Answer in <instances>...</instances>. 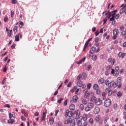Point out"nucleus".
<instances>
[{"instance_id": "13d9d810", "label": "nucleus", "mask_w": 126, "mask_h": 126, "mask_svg": "<svg viewBox=\"0 0 126 126\" xmlns=\"http://www.w3.org/2000/svg\"><path fill=\"white\" fill-rule=\"evenodd\" d=\"M92 84H89L87 85V88L88 89H90V88H91V86H92Z\"/></svg>"}, {"instance_id": "603ef678", "label": "nucleus", "mask_w": 126, "mask_h": 126, "mask_svg": "<svg viewBox=\"0 0 126 126\" xmlns=\"http://www.w3.org/2000/svg\"><path fill=\"white\" fill-rule=\"evenodd\" d=\"M13 15H14V11L11 10V17H13Z\"/></svg>"}, {"instance_id": "c03bdc74", "label": "nucleus", "mask_w": 126, "mask_h": 126, "mask_svg": "<svg viewBox=\"0 0 126 126\" xmlns=\"http://www.w3.org/2000/svg\"><path fill=\"white\" fill-rule=\"evenodd\" d=\"M119 71H115V74H114V75L115 76H117L119 75Z\"/></svg>"}, {"instance_id": "dca6fc26", "label": "nucleus", "mask_w": 126, "mask_h": 126, "mask_svg": "<svg viewBox=\"0 0 126 126\" xmlns=\"http://www.w3.org/2000/svg\"><path fill=\"white\" fill-rule=\"evenodd\" d=\"M71 121V118H68L67 120H66V121H65L64 122V124L65 125H67V124H69L70 123V122Z\"/></svg>"}, {"instance_id": "c756f323", "label": "nucleus", "mask_w": 126, "mask_h": 126, "mask_svg": "<svg viewBox=\"0 0 126 126\" xmlns=\"http://www.w3.org/2000/svg\"><path fill=\"white\" fill-rule=\"evenodd\" d=\"M49 122H50V125H53V124H54V118H51L49 119Z\"/></svg>"}, {"instance_id": "6e6552de", "label": "nucleus", "mask_w": 126, "mask_h": 126, "mask_svg": "<svg viewBox=\"0 0 126 126\" xmlns=\"http://www.w3.org/2000/svg\"><path fill=\"white\" fill-rule=\"evenodd\" d=\"M100 112V108L99 107H95L94 110V114H98V113Z\"/></svg>"}, {"instance_id": "f8f14e48", "label": "nucleus", "mask_w": 126, "mask_h": 126, "mask_svg": "<svg viewBox=\"0 0 126 126\" xmlns=\"http://www.w3.org/2000/svg\"><path fill=\"white\" fill-rule=\"evenodd\" d=\"M95 51H96V47L93 46L91 48V50L90 51L89 53H90L92 54H93Z\"/></svg>"}, {"instance_id": "9b49d317", "label": "nucleus", "mask_w": 126, "mask_h": 126, "mask_svg": "<svg viewBox=\"0 0 126 126\" xmlns=\"http://www.w3.org/2000/svg\"><path fill=\"white\" fill-rule=\"evenodd\" d=\"M86 59V58L84 57V58H82V59H81L79 62H77L76 63H77L78 64H81V63H83V62H85Z\"/></svg>"}, {"instance_id": "4c0bfd02", "label": "nucleus", "mask_w": 126, "mask_h": 126, "mask_svg": "<svg viewBox=\"0 0 126 126\" xmlns=\"http://www.w3.org/2000/svg\"><path fill=\"white\" fill-rule=\"evenodd\" d=\"M121 35L122 36H125V35H126V31H123L121 32Z\"/></svg>"}, {"instance_id": "6e6d98bb", "label": "nucleus", "mask_w": 126, "mask_h": 126, "mask_svg": "<svg viewBox=\"0 0 126 126\" xmlns=\"http://www.w3.org/2000/svg\"><path fill=\"white\" fill-rule=\"evenodd\" d=\"M119 17H120V14L116 15L115 16H114V20H115V18L116 19H118V18H119Z\"/></svg>"}, {"instance_id": "7c9ffc66", "label": "nucleus", "mask_w": 126, "mask_h": 126, "mask_svg": "<svg viewBox=\"0 0 126 126\" xmlns=\"http://www.w3.org/2000/svg\"><path fill=\"white\" fill-rule=\"evenodd\" d=\"M82 102L84 105H87V100L86 99H83Z\"/></svg>"}, {"instance_id": "f704fd0d", "label": "nucleus", "mask_w": 126, "mask_h": 126, "mask_svg": "<svg viewBox=\"0 0 126 126\" xmlns=\"http://www.w3.org/2000/svg\"><path fill=\"white\" fill-rule=\"evenodd\" d=\"M117 82H116L117 83V84H118V82H119V83H121V82L122 81V77H118L117 78Z\"/></svg>"}, {"instance_id": "2f4dec72", "label": "nucleus", "mask_w": 126, "mask_h": 126, "mask_svg": "<svg viewBox=\"0 0 126 126\" xmlns=\"http://www.w3.org/2000/svg\"><path fill=\"white\" fill-rule=\"evenodd\" d=\"M90 96V94L89 93H86L84 95V98H87Z\"/></svg>"}, {"instance_id": "a18cd8bd", "label": "nucleus", "mask_w": 126, "mask_h": 126, "mask_svg": "<svg viewBox=\"0 0 126 126\" xmlns=\"http://www.w3.org/2000/svg\"><path fill=\"white\" fill-rule=\"evenodd\" d=\"M89 123H90V124H91L92 125H93L94 124V121H93V118H91L89 120Z\"/></svg>"}, {"instance_id": "bf43d9fd", "label": "nucleus", "mask_w": 126, "mask_h": 126, "mask_svg": "<svg viewBox=\"0 0 126 126\" xmlns=\"http://www.w3.org/2000/svg\"><path fill=\"white\" fill-rule=\"evenodd\" d=\"M88 92V89H85L83 91V93H84V94L87 93Z\"/></svg>"}, {"instance_id": "37998d69", "label": "nucleus", "mask_w": 126, "mask_h": 126, "mask_svg": "<svg viewBox=\"0 0 126 126\" xmlns=\"http://www.w3.org/2000/svg\"><path fill=\"white\" fill-rule=\"evenodd\" d=\"M17 2V0H11V3L13 4H15Z\"/></svg>"}, {"instance_id": "1a4fd4ad", "label": "nucleus", "mask_w": 126, "mask_h": 126, "mask_svg": "<svg viewBox=\"0 0 126 126\" xmlns=\"http://www.w3.org/2000/svg\"><path fill=\"white\" fill-rule=\"evenodd\" d=\"M90 101L91 102H95V103L96 101H97V97H96V96H93L90 99Z\"/></svg>"}, {"instance_id": "8fccbe9b", "label": "nucleus", "mask_w": 126, "mask_h": 126, "mask_svg": "<svg viewBox=\"0 0 126 126\" xmlns=\"http://www.w3.org/2000/svg\"><path fill=\"white\" fill-rule=\"evenodd\" d=\"M112 68V65H109L106 67V70H109V69H111Z\"/></svg>"}, {"instance_id": "7ed1b4c3", "label": "nucleus", "mask_w": 126, "mask_h": 126, "mask_svg": "<svg viewBox=\"0 0 126 126\" xmlns=\"http://www.w3.org/2000/svg\"><path fill=\"white\" fill-rule=\"evenodd\" d=\"M47 116V109H45L43 110L42 117L41 118V121H45L46 116Z\"/></svg>"}, {"instance_id": "0e129e2a", "label": "nucleus", "mask_w": 126, "mask_h": 126, "mask_svg": "<svg viewBox=\"0 0 126 126\" xmlns=\"http://www.w3.org/2000/svg\"><path fill=\"white\" fill-rule=\"evenodd\" d=\"M94 42L95 43H98L99 42V38L95 37Z\"/></svg>"}, {"instance_id": "c9c22d12", "label": "nucleus", "mask_w": 126, "mask_h": 126, "mask_svg": "<svg viewBox=\"0 0 126 126\" xmlns=\"http://www.w3.org/2000/svg\"><path fill=\"white\" fill-rule=\"evenodd\" d=\"M123 95V94L121 92H119L117 94V96L120 98Z\"/></svg>"}, {"instance_id": "ddd939ff", "label": "nucleus", "mask_w": 126, "mask_h": 126, "mask_svg": "<svg viewBox=\"0 0 126 126\" xmlns=\"http://www.w3.org/2000/svg\"><path fill=\"white\" fill-rule=\"evenodd\" d=\"M73 101L74 103H77V100L78 99V96L77 95H74L72 98Z\"/></svg>"}, {"instance_id": "4be33fe9", "label": "nucleus", "mask_w": 126, "mask_h": 126, "mask_svg": "<svg viewBox=\"0 0 126 126\" xmlns=\"http://www.w3.org/2000/svg\"><path fill=\"white\" fill-rule=\"evenodd\" d=\"M77 85L79 87H81L82 86V82L81 81H78Z\"/></svg>"}, {"instance_id": "b1692460", "label": "nucleus", "mask_w": 126, "mask_h": 126, "mask_svg": "<svg viewBox=\"0 0 126 126\" xmlns=\"http://www.w3.org/2000/svg\"><path fill=\"white\" fill-rule=\"evenodd\" d=\"M94 89H95V90H97L99 89V86L97 84H95L94 86Z\"/></svg>"}, {"instance_id": "052dcab7", "label": "nucleus", "mask_w": 126, "mask_h": 126, "mask_svg": "<svg viewBox=\"0 0 126 126\" xmlns=\"http://www.w3.org/2000/svg\"><path fill=\"white\" fill-rule=\"evenodd\" d=\"M118 107V104H114L113 105V108L115 109V110H117V107Z\"/></svg>"}, {"instance_id": "ea45409f", "label": "nucleus", "mask_w": 126, "mask_h": 126, "mask_svg": "<svg viewBox=\"0 0 126 126\" xmlns=\"http://www.w3.org/2000/svg\"><path fill=\"white\" fill-rule=\"evenodd\" d=\"M100 93H101V91H100V90H98V89L96 90V94H97V95H99L100 94Z\"/></svg>"}, {"instance_id": "423d86ee", "label": "nucleus", "mask_w": 126, "mask_h": 126, "mask_svg": "<svg viewBox=\"0 0 126 126\" xmlns=\"http://www.w3.org/2000/svg\"><path fill=\"white\" fill-rule=\"evenodd\" d=\"M105 92L107 93L108 96H111L113 94V92L109 88L106 89Z\"/></svg>"}, {"instance_id": "680f3d73", "label": "nucleus", "mask_w": 126, "mask_h": 126, "mask_svg": "<svg viewBox=\"0 0 126 126\" xmlns=\"http://www.w3.org/2000/svg\"><path fill=\"white\" fill-rule=\"evenodd\" d=\"M119 69H120V67H119V66H116L115 67L116 71H119Z\"/></svg>"}, {"instance_id": "79ce46f5", "label": "nucleus", "mask_w": 126, "mask_h": 126, "mask_svg": "<svg viewBox=\"0 0 126 126\" xmlns=\"http://www.w3.org/2000/svg\"><path fill=\"white\" fill-rule=\"evenodd\" d=\"M78 126H82V123H81V121L79 120L77 123Z\"/></svg>"}, {"instance_id": "c85d7f7f", "label": "nucleus", "mask_w": 126, "mask_h": 126, "mask_svg": "<svg viewBox=\"0 0 126 126\" xmlns=\"http://www.w3.org/2000/svg\"><path fill=\"white\" fill-rule=\"evenodd\" d=\"M79 109H80V110H81V111H83V110H84V105H83V104H80V106H79Z\"/></svg>"}, {"instance_id": "58836bf2", "label": "nucleus", "mask_w": 126, "mask_h": 126, "mask_svg": "<svg viewBox=\"0 0 126 126\" xmlns=\"http://www.w3.org/2000/svg\"><path fill=\"white\" fill-rule=\"evenodd\" d=\"M65 117H68V110H66L65 114H64Z\"/></svg>"}, {"instance_id": "4468645a", "label": "nucleus", "mask_w": 126, "mask_h": 126, "mask_svg": "<svg viewBox=\"0 0 126 126\" xmlns=\"http://www.w3.org/2000/svg\"><path fill=\"white\" fill-rule=\"evenodd\" d=\"M15 117V113L14 112H12V113H9V119H12Z\"/></svg>"}, {"instance_id": "09e8293b", "label": "nucleus", "mask_w": 126, "mask_h": 126, "mask_svg": "<svg viewBox=\"0 0 126 126\" xmlns=\"http://www.w3.org/2000/svg\"><path fill=\"white\" fill-rule=\"evenodd\" d=\"M95 36H97V35H99V34H100V32H99V31L97 30L95 32Z\"/></svg>"}, {"instance_id": "774afa93", "label": "nucleus", "mask_w": 126, "mask_h": 126, "mask_svg": "<svg viewBox=\"0 0 126 126\" xmlns=\"http://www.w3.org/2000/svg\"><path fill=\"white\" fill-rule=\"evenodd\" d=\"M67 105V99H66L64 102V106H66Z\"/></svg>"}, {"instance_id": "0eeeda50", "label": "nucleus", "mask_w": 126, "mask_h": 126, "mask_svg": "<svg viewBox=\"0 0 126 126\" xmlns=\"http://www.w3.org/2000/svg\"><path fill=\"white\" fill-rule=\"evenodd\" d=\"M102 104V100L100 99V98H98V100L95 101V105L96 106H99V105H101Z\"/></svg>"}, {"instance_id": "69168bd1", "label": "nucleus", "mask_w": 126, "mask_h": 126, "mask_svg": "<svg viewBox=\"0 0 126 126\" xmlns=\"http://www.w3.org/2000/svg\"><path fill=\"white\" fill-rule=\"evenodd\" d=\"M115 62H116V60L113 59L111 62L112 65H114L115 64Z\"/></svg>"}, {"instance_id": "e2e57ef3", "label": "nucleus", "mask_w": 126, "mask_h": 126, "mask_svg": "<svg viewBox=\"0 0 126 126\" xmlns=\"http://www.w3.org/2000/svg\"><path fill=\"white\" fill-rule=\"evenodd\" d=\"M115 69H111V74H113V75L115 74Z\"/></svg>"}, {"instance_id": "3c124183", "label": "nucleus", "mask_w": 126, "mask_h": 126, "mask_svg": "<svg viewBox=\"0 0 126 126\" xmlns=\"http://www.w3.org/2000/svg\"><path fill=\"white\" fill-rule=\"evenodd\" d=\"M109 120V117H105L104 119V124H107V121Z\"/></svg>"}, {"instance_id": "cd10ccee", "label": "nucleus", "mask_w": 126, "mask_h": 126, "mask_svg": "<svg viewBox=\"0 0 126 126\" xmlns=\"http://www.w3.org/2000/svg\"><path fill=\"white\" fill-rule=\"evenodd\" d=\"M92 59L93 61H96V60H97V56H96V55H93Z\"/></svg>"}, {"instance_id": "2eb2a0df", "label": "nucleus", "mask_w": 126, "mask_h": 126, "mask_svg": "<svg viewBox=\"0 0 126 126\" xmlns=\"http://www.w3.org/2000/svg\"><path fill=\"white\" fill-rule=\"evenodd\" d=\"M69 109L71 111H74L75 110V105L74 104H71L69 106Z\"/></svg>"}, {"instance_id": "e433bc0d", "label": "nucleus", "mask_w": 126, "mask_h": 126, "mask_svg": "<svg viewBox=\"0 0 126 126\" xmlns=\"http://www.w3.org/2000/svg\"><path fill=\"white\" fill-rule=\"evenodd\" d=\"M99 121H100V118H99V117H96L95 118V123H98Z\"/></svg>"}, {"instance_id": "9d476101", "label": "nucleus", "mask_w": 126, "mask_h": 126, "mask_svg": "<svg viewBox=\"0 0 126 126\" xmlns=\"http://www.w3.org/2000/svg\"><path fill=\"white\" fill-rule=\"evenodd\" d=\"M125 56H126V54L122 53V52H119L118 54V57L119 58H122V59H124V58H125Z\"/></svg>"}, {"instance_id": "39448f33", "label": "nucleus", "mask_w": 126, "mask_h": 126, "mask_svg": "<svg viewBox=\"0 0 126 126\" xmlns=\"http://www.w3.org/2000/svg\"><path fill=\"white\" fill-rule=\"evenodd\" d=\"M19 37L21 38H22V34L20 33H18L15 36V40L17 42H18L19 41Z\"/></svg>"}, {"instance_id": "f03ea898", "label": "nucleus", "mask_w": 126, "mask_h": 126, "mask_svg": "<svg viewBox=\"0 0 126 126\" xmlns=\"http://www.w3.org/2000/svg\"><path fill=\"white\" fill-rule=\"evenodd\" d=\"M112 104V101H111V99L107 98L104 102V105L105 107H110V105Z\"/></svg>"}, {"instance_id": "4d7b16f0", "label": "nucleus", "mask_w": 126, "mask_h": 126, "mask_svg": "<svg viewBox=\"0 0 126 126\" xmlns=\"http://www.w3.org/2000/svg\"><path fill=\"white\" fill-rule=\"evenodd\" d=\"M39 115H40V112H36L34 114V116L35 117H38V116H39Z\"/></svg>"}, {"instance_id": "72a5a7b5", "label": "nucleus", "mask_w": 126, "mask_h": 126, "mask_svg": "<svg viewBox=\"0 0 126 126\" xmlns=\"http://www.w3.org/2000/svg\"><path fill=\"white\" fill-rule=\"evenodd\" d=\"M68 117H69V118H70V117H72V112L69 111V110H68Z\"/></svg>"}, {"instance_id": "f3484780", "label": "nucleus", "mask_w": 126, "mask_h": 126, "mask_svg": "<svg viewBox=\"0 0 126 126\" xmlns=\"http://www.w3.org/2000/svg\"><path fill=\"white\" fill-rule=\"evenodd\" d=\"M118 34H119V30H118V29H115L113 30V34L118 35Z\"/></svg>"}, {"instance_id": "5fc2aeb1", "label": "nucleus", "mask_w": 126, "mask_h": 126, "mask_svg": "<svg viewBox=\"0 0 126 126\" xmlns=\"http://www.w3.org/2000/svg\"><path fill=\"white\" fill-rule=\"evenodd\" d=\"M82 76L81 74H79L77 77V80H80V78H81Z\"/></svg>"}, {"instance_id": "f257e3e1", "label": "nucleus", "mask_w": 126, "mask_h": 126, "mask_svg": "<svg viewBox=\"0 0 126 126\" xmlns=\"http://www.w3.org/2000/svg\"><path fill=\"white\" fill-rule=\"evenodd\" d=\"M104 83L105 85H107L109 88H112L114 87V88H116V87H118V83L117 82H114V81L110 82V81L107 79L104 81Z\"/></svg>"}, {"instance_id": "bb28decb", "label": "nucleus", "mask_w": 126, "mask_h": 126, "mask_svg": "<svg viewBox=\"0 0 126 126\" xmlns=\"http://www.w3.org/2000/svg\"><path fill=\"white\" fill-rule=\"evenodd\" d=\"M8 124H13L14 123V119H9L8 122Z\"/></svg>"}, {"instance_id": "338daca9", "label": "nucleus", "mask_w": 126, "mask_h": 126, "mask_svg": "<svg viewBox=\"0 0 126 126\" xmlns=\"http://www.w3.org/2000/svg\"><path fill=\"white\" fill-rule=\"evenodd\" d=\"M105 75H107V76L109 75V71H108V70L105 71Z\"/></svg>"}, {"instance_id": "5701e85b", "label": "nucleus", "mask_w": 126, "mask_h": 126, "mask_svg": "<svg viewBox=\"0 0 126 126\" xmlns=\"http://www.w3.org/2000/svg\"><path fill=\"white\" fill-rule=\"evenodd\" d=\"M89 44V42H88L87 41L86 42V43L85 44L84 47V49H83V51L84 52L85 51V49H86V48H87V46H88V45Z\"/></svg>"}, {"instance_id": "412c9836", "label": "nucleus", "mask_w": 126, "mask_h": 126, "mask_svg": "<svg viewBox=\"0 0 126 126\" xmlns=\"http://www.w3.org/2000/svg\"><path fill=\"white\" fill-rule=\"evenodd\" d=\"M88 106L90 109H92V108H93V107H94V104H93V103H88Z\"/></svg>"}, {"instance_id": "aec40b11", "label": "nucleus", "mask_w": 126, "mask_h": 126, "mask_svg": "<svg viewBox=\"0 0 126 126\" xmlns=\"http://www.w3.org/2000/svg\"><path fill=\"white\" fill-rule=\"evenodd\" d=\"M82 119H83V121H87V114H84L83 115Z\"/></svg>"}, {"instance_id": "a19ab883", "label": "nucleus", "mask_w": 126, "mask_h": 126, "mask_svg": "<svg viewBox=\"0 0 126 126\" xmlns=\"http://www.w3.org/2000/svg\"><path fill=\"white\" fill-rule=\"evenodd\" d=\"M11 33H12V30H11L9 32H8V36L9 37H11Z\"/></svg>"}, {"instance_id": "20e7f679", "label": "nucleus", "mask_w": 126, "mask_h": 126, "mask_svg": "<svg viewBox=\"0 0 126 126\" xmlns=\"http://www.w3.org/2000/svg\"><path fill=\"white\" fill-rule=\"evenodd\" d=\"M117 11H118V10H115L112 12V13L111 14L112 17L110 19V20H115V16L116 14H117Z\"/></svg>"}, {"instance_id": "473e14b6", "label": "nucleus", "mask_w": 126, "mask_h": 126, "mask_svg": "<svg viewBox=\"0 0 126 126\" xmlns=\"http://www.w3.org/2000/svg\"><path fill=\"white\" fill-rule=\"evenodd\" d=\"M13 31L14 32V33H16L17 32V26H14L13 29Z\"/></svg>"}, {"instance_id": "49530a36", "label": "nucleus", "mask_w": 126, "mask_h": 126, "mask_svg": "<svg viewBox=\"0 0 126 126\" xmlns=\"http://www.w3.org/2000/svg\"><path fill=\"white\" fill-rule=\"evenodd\" d=\"M63 98H61L59 99V100H58V103L59 104H61L62 103V101L63 100Z\"/></svg>"}, {"instance_id": "de8ad7c7", "label": "nucleus", "mask_w": 126, "mask_h": 126, "mask_svg": "<svg viewBox=\"0 0 126 126\" xmlns=\"http://www.w3.org/2000/svg\"><path fill=\"white\" fill-rule=\"evenodd\" d=\"M90 108H89L88 106L86 107L85 108V110L86 111V112H88L89 111H90Z\"/></svg>"}, {"instance_id": "393cba45", "label": "nucleus", "mask_w": 126, "mask_h": 126, "mask_svg": "<svg viewBox=\"0 0 126 126\" xmlns=\"http://www.w3.org/2000/svg\"><path fill=\"white\" fill-rule=\"evenodd\" d=\"M19 27H20V28H22L23 26H24V23H23V22L20 21L19 22Z\"/></svg>"}, {"instance_id": "a878e982", "label": "nucleus", "mask_w": 126, "mask_h": 126, "mask_svg": "<svg viewBox=\"0 0 126 126\" xmlns=\"http://www.w3.org/2000/svg\"><path fill=\"white\" fill-rule=\"evenodd\" d=\"M124 12H125V7H123V8H122L120 10V14H123Z\"/></svg>"}, {"instance_id": "864d4df0", "label": "nucleus", "mask_w": 126, "mask_h": 126, "mask_svg": "<svg viewBox=\"0 0 126 126\" xmlns=\"http://www.w3.org/2000/svg\"><path fill=\"white\" fill-rule=\"evenodd\" d=\"M7 21H8V17H5L4 18V22H7Z\"/></svg>"}, {"instance_id": "6ab92c4d", "label": "nucleus", "mask_w": 126, "mask_h": 126, "mask_svg": "<svg viewBox=\"0 0 126 126\" xmlns=\"http://www.w3.org/2000/svg\"><path fill=\"white\" fill-rule=\"evenodd\" d=\"M70 125L71 126H75V120H72L70 122Z\"/></svg>"}, {"instance_id": "a211bd4d", "label": "nucleus", "mask_w": 126, "mask_h": 126, "mask_svg": "<svg viewBox=\"0 0 126 126\" xmlns=\"http://www.w3.org/2000/svg\"><path fill=\"white\" fill-rule=\"evenodd\" d=\"M105 82V79L104 78H101L98 80L99 84H103Z\"/></svg>"}]
</instances>
